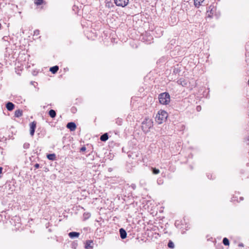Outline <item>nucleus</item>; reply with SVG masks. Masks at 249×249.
I'll return each instance as SVG.
<instances>
[{
	"label": "nucleus",
	"instance_id": "obj_1",
	"mask_svg": "<svg viewBox=\"0 0 249 249\" xmlns=\"http://www.w3.org/2000/svg\"><path fill=\"white\" fill-rule=\"evenodd\" d=\"M153 123L152 119L149 118H145L142 123V128L143 131L145 133L149 132L150 128L153 125Z\"/></svg>",
	"mask_w": 249,
	"mask_h": 249
},
{
	"label": "nucleus",
	"instance_id": "obj_2",
	"mask_svg": "<svg viewBox=\"0 0 249 249\" xmlns=\"http://www.w3.org/2000/svg\"><path fill=\"white\" fill-rule=\"evenodd\" d=\"M167 117V113L164 110H160L156 115L155 120L159 124H160L166 119Z\"/></svg>",
	"mask_w": 249,
	"mask_h": 249
},
{
	"label": "nucleus",
	"instance_id": "obj_3",
	"mask_svg": "<svg viewBox=\"0 0 249 249\" xmlns=\"http://www.w3.org/2000/svg\"><path fill=\"white\" fill-rule=\"evenodd\" d=\"M159 100L160 104L167 105L170 102V95L167 92L160 93L159 96Z\"/></svg>",
	"mask_w": 249,
	"mask_h": 249
},
{
	"label": "nucleus",
	"instance_id": "obj_4",
	"mask_svg": "<svg viewBox=\"0 0 249 249\" xmlns=\"http://www.w3.org/2000/svg\"><path fill=\"white\" fill-rule=\"evenodd\" d=\"M114 3L118 6L125 7L126 6L129 0H114Z\"/></svg>",
	"mask_w": 249,
	"mask_h": 249
},
{
	"label": "nucleus",
	"instance_id": "obj_5",
	"mask_svg": "<svg viewBox=\"0 0 249 249\" xmlns=\"http://www.w3.org/2000/svg\"><path fill=\"white\" fill-rule=\"evenodd\" d=\"M36 122L34 121L32 122L30 124V134L31 136H33L35 133V129L36 128Z\"/></svg>",
	"mask_w": 249,
	"mask_h": 249
},
{
	"label": "nucleus",
	"instance_id": "obj_6",
	"mask_svg": "<svg viewBox=\"0 0 249 249\" xmlns=\"http://www.w3.org/2000/svg\"><path fill=\"white\" fill-rule=\"evenodd\" d=\"M67 127L71 131H74L76 128V125L74 123L70 122L67 124Z\"/></svg>",
	"mask_w": 249,
	"mask_h": 249
},
{
	"label": "nucleus",
	"instance_id": "obj_7",
	"mask_svg": "<svg viewBox=\"0 0 249 249\" xmlns=\"http://www.w3.org/2000/svg\"><path fill=\"white\" fill-rule=\"evenodd\" d=\"M93 241L88 240L85 244V248L86 249H93Z\"/></svg>",
	"mask_w": 249,
	"mask_h": 249
},
{
	"label": "nucleus",
	"instance_id": "obj_8",
	"mask_svg": "<svg viewBox=\"0 0 249 249\" xmlns=\"http://www.w3.org/2000/svg\"><path fill=\"white\" fill-rule=\"evenodd\" d=\"M121 238L123 239H125L126 237L127 233L126 231L123 228H121L119 230Z\"/></svg>",
	"mask_w": 249,
	"mask_h": 249
},
{
	"label": "nucleus",
	"instance_id": "obj_9",
	"mask_svg": "<svg viewBox=\"0 0 249 249\" xmlns=\"http://www.w3.org/2000/svg\"><path fill=\"white\" fill-rule=\"evenodd\" d=\"M6 107L9 111H12L14 109L15 105L10 102H8L6 105Z\"/></svg>",
	"mask_w": 249,
	"mask_h": 249
},
{
	"label": "nucleus",
	"instance_id": "obj_10",
	"mask_svg": "<svg viewBox=\"0 0 249 249\" xmlns=\"http://www.w3.org/2000/svg\"><path fill=\"white\" fill-rule=\"evenodd\" d=\"M178 85H180L183 87H185L187 85V81L184 78H180L177 81Z\"/></svg>",
	"mask_w": 249,
	"mask_h": 249
},
{
	"label": "nucleus",
	"instance_id": "obj_11",
	"mask_svg": "<svg viewBox=\"0 0 249 249\" xmlns=\"http://www.w3.org/2000/svg\"><path fill=\"white\" fill-rule=\"evenodd\" d=\"M79 235H80L79 232H75V231L70 232L69 233V236L71 238H74L78 237Z\"/></svg>",
	"mask_w": 249,
	"mask_h": 249
},
{
	"label": "nucleus",
	"instance_id": "obj_12",
	"mask_svg": "<svg viewBox=\"0 0 249 249\" xmlns=\"http://www.w3.org/2000/svg\"><path fill=\"white\" fill-rule=\"evenodd\" d=\"M108 138V134L107 133H104L100 137V140L101 141L106 142Z\"/></svg>",
	"mask_w": 249,
	"mask_h": 249
},
{
	"label": "nucleus",
	"instance_id": "obj_13",
	"mask_svg": "<svg viewBox=\"0 0 249 249\" xmlns=\"http://www.w3.org/2000/svg\"><path fill=\"white\" fill-rule=\"evenodd\" d=\"M58 69H59L58 66H55L51 67L50 69V71L53 73L54 74L58 71Z\"/></svg>",
	"mask_w": 249,
	"mask_h": 249
},
{
	"label": "nucleus",
	"instance_id": "obj_14",
	"mask_svg": "<svg viewBox=\"0 0 249 249\" xmlns=\"http://www.w3.org/2000/svg\"><path fill=\"white\" fill-rule=\"evenodd\" d=\"M49 115L51 118H53L56 116V112L53 109H51L49 111Z\"/></svg>",
	"mask_w": 249,
	"mask_h": 249
},
{
	"label": "nucleus",
	"instance_id": "obj_15",
	"mask_svg": "<svg viewBox=\"0 0 249 249\" xmlns=\"http://www.w3.org/2000/svg\"><path fill=\"white\" fill-rule=\"evenodd\" d=\"M47 158L52 160H54L56 159V156L54 154H48L47 156Z\"/></svg>",
	"mask_w": 249,
	"mask_h": 249
},
{
	"label": "nucleus",
	"instance_id": "obj_16",
	"mask_svg": "<svg viewBox=\"0 0 249 249\" xmlns=\"http://www.w3.org/2000/svg\"><path fill=\"white\" fill-rule=\"evenodd\" d=\"M22 115V111L19 109L17 110L15 112V116L19 117Z\"/></svg>",
	"mask_w": 249,
	"mask_h": 249
},
{
	"label": "nucleus",
	"instance_id": "obj_17",
	"mask_svg": "<svg viewBox=\"0 0 249 249\" xmlns=\"http://www.w3.org/2000/svg\"><path fill=\"white\" fill-rule=\"evenodd\" d=\"M204 0H194V4L196 6H199Z\"/></svg>",
	"mask_w": 249,
	"mask_h": 249
},
{
	"label": "nucleus",
	"instance_id": "obj_18",
	"mask_svg": "<svg viewBox=\"0 0 249 249\" xmlns=\"http://www.w3.org/2000/svg\"><path fill=\"white\" fill-rule=\"evenodd\" d=\"M151 171L153 174L157 175L160 173V170L156 168L151 167Z\"/></svg>",
	"mask_w": 249,
	"mask_h": 249
},
{
	"label": "nucleus",
	"instance_id": "obj_19",
	"mask_svg": "<svg viewBox=\"0 0 249 249\" xmlns=\"http://www.w3.org/2000/svg\"><path fill=\"white\" fill-rule=\"evenodd\" d=\"M223 243L225 246H229L230 244L229 239L226 237L224 238L223 239Z\"/></svg>",
	"mask_w": 249,
	"mask_h": 249
},
{
	"label": "nucleus",
	"instance_id": "obj_20",
	"mask_svg": "<svg viewBox=\"0 0 249 249\" xmlns=\"http://www.w3.org/2000/svg\"><path fill=\"white\" fill-rule=\"evenodd\" d=\"M168 247L171 249L174 248V247H175L174 244L171 240H169V241L168 243Z\"/></svg>",
	"mask_w": 249,
	"mask_h": 249
},
{
	"label": "nucleus",
	"instance_id": "obj_21",
	"mask_svg": "<svg viewBox=\"0 0 249 249\" xmlns=\"http://www.w3.org/2000/svg\"><path fill=\"white\" fill-rule=\"evenodd\" d=\"M43 2V0H35V3L37 5H41Z\"/></svg>",
	"mask_w": 249,
	"mask_h": 249
},
{
	"label": "nucleus",
	"instance_id": "obj_22",
	"mask_svg": "<svg viewBox=\"0 0 249 249\" xmlns=\"http://www.w3.org/2000/svg\"><path fill=\"white\" fill-rule=\"evenodd\" d=\"M113 6V4L112 3V2H107L106 3V6L108 7V8H110L111 7H112Z\"/></svg>",
	"mask_w": 249,
	"mask_h": 249
},
{
	"label": "nucleus",
	"instance_id": "obj_23",
	"mask_svg": "<svg viewBox=\"0 0 249 249\" xmlns=\"http://www.w3.org/2000/svg\"><path fill=\"white\" fill-rule=\"evenodd\" d=\"M30 144L29 143H25L23 145V148L24 149H28L29 148Z\"/></svg>",
	"mask_w": 249,
	"mask_h": 249
},
{
	"label": "nucleus",
	"instance_id": "obj_24",
	"mask_svg": "<svg viewBox=\"0 0 249 249\" xmlns=\"http://www.w3.org/2000/svg\"><path fill=\"white\" fill-rule=\"evenodd\" d=\"M39 34V31L38 30H36L34 31V35L38 36Z\"/></svg>",
	"mask_w": 249,
	"mask_h": 249
},
{
	"label": "nucleus",
	"instance_id": "obj_25",
	"mask_svg": "<svg viewBox=\"0 0 249 249\" xmlns=\"http://www.w3.org/2000/svg\"><path fill=\"white\" fill-rule=\"evenodd\" d=\"M86 150V147L85 146H83L81 148L80 151V152H84Z\"/></svg>",
	"mask_w": 249,
	"mask_h": 249
},
{
	"label": "nucleus",
	"instance_id": "obj_26",
	"mask_svg": "<svg viewBox=\"0 0 249 249\" xmlns=\"http://www.w3.org/2000/svg\"><path fill=\"white\" fill-rule=\"evenodd\" d=\"M84 216H85V218H89V216H90V214L89 213H87V214H84Z\"/></svg>",
	"mask_w": 249,
	"mask_h": 249
},
{
	"label": "nucleus",
	"instance_id": "obj_27",
	"mask_svg": "<svg viewBox=\"0 0 249 249\" xmlns=\"http://www.w3.org/2000/svg\"><path fill=\"white\" fill-rule=\"evenodd\" d=\"M40 165L38 163H36L35 164L34 167L36 169H37L39 167Z\"/></svg>",
	"mask_w": 249,
	"mask_h": 249
},
{
	"label": "nucleus",
	"instance_id": "obj_28",
	"mask_svg": "<svg viewBox=\"0 0 249 249\" xmlns=\"http://www.w3.org/2000/svg\"><path fill=\"white\" fill-rule=\"evenodd\" d=\"M201 109V107L200 106H197L196 107V109L197 111H199V110Z\"/></svg>",
	"mask_w": 249,
	"mask_h": 249
},
{
	"label": "nucleus",
	"instance_id": "obj_29",
	"mask_svg": "<svg viewBox=\"0 0 249 249\" xmlns=\"http://www.w3.org/2000/svg\"><path fill=\"white\" fill-rule=\"evenodd\" d=\"M2 170H3V168L2 167H0V174L2 173Z\"/></svg>",
	"mask_w": 249,
	"mask_h": 249
},
{
	"label": "nucleus",
	"instance_id": "obj_30",
	"mask_svg": "<svg viewBox=\"0 0 249 249\" xmlns=\"http://www.w3.org/2000/svg\"><path fill=\"white\" fill-rule=\"evenodd\" d=\"M210 8H211V6H210V7H209V10H210Z\"/></svg>",
	"mask_w": 249,
	"mask_h": 249
}]
</instances>
